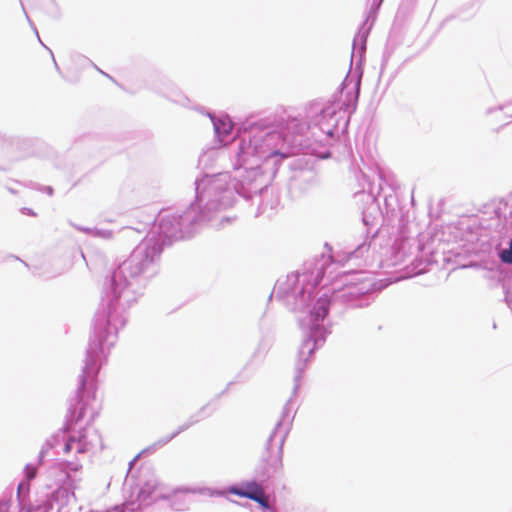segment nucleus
Wrapping results in <instances>:
<instances>
[{
  "mask_svg": "<svg viewBox=\"0 0 512 512\" xmlns=\"http://www.w3.org/2000/svg\"><path fill=\"white\" fill-rule=\"evenodd\" d=\"M216 132L219 134L228 135L232 131V124L231 122H225V121H219L218 123L214 124Z\"/></svg>",
  "mask_w": 512,
  "mask_h": 512,
  "instance_id": "obj_2",
  "label": "nucleus"
},
{
  "mask_svg": "<svg viewBox=\"0 0 512 512\" xmlns=\"http://www.w3.org/2000/svg\"><path fill=\"white\" fill-rule=\"evenodd\" d=\"M64 450H65L66 453H68L71 450V443L70 442L66 443Z\"/></svg>",
  "mask_w": 512,
  "mask_h": 512,
  "instance_id": "obj_6",
  "label": "nucleus"
},
{
  "mask_svg": "<svg viewBox=\"0 0 512 512\" xmlns=\"http://www.w3.org/2000/svg\"><path fill=\"white\" fill-rule=\"evenodd\" d=\"M34 476H35V470L27 467V477L29 479H32V478H34Z\"/></svg>",
  "mask_w": 512,
  "mask_h": 512,
  "instance_id": "obj_5",
  "label": "nucleus"
},
{
  "mask_svg": "<svg viewBox=\"0 0 512 512\" xmlns=\"http://www.w3.org/2000/svg\"><path fill=\"white\" fill-rule=\"evenodd\" d=\"M276 155H280V152L277 150L271 151L270 156H276Z\"/></svg>",
  "mask_w": 512,
  "mask_h": 512,
  "instance_id": "obj_8",
  "label": "nucleus"
},
{
  "mask_svg": "<svg viewBox=\"0 0 512 512\" xmlns=\"http://www.w3.org/2000/svg\"><path fill=\"white\" fill-rule=\"evenodd\" d=\"M253 501L259 503L264 509L269 508V503L267 497L265 496V492L261 493V495L257 496V498Z\"/></svg>",
  "mask_w": 512,
  "mask_h": 512,
  "instance_id": "obj_4",
  "label": "nucleus"
},
{
  "mask_svg": "<svg viewBox=\"0 0 512 512\" xmlns=\"http://www.w3.org/2000/svg\"><path fill=\"white\" fill-rule=\"evenodd\" d=\"M263 492L264 489L262 488V486L256 482H248L241 488L232 487L230 489V493L251 500L256 499L257 496L261 495V493Z\"/></svg>",
  "mask_w": 512,
  "mask_h": 512,
  "instance_id": "obj_1",
  "label": "nucleus"
},
{
  "mask_svg": "<svg viewBox=\"0 0 512 512\" xmlns=\"http://www.w3.org/2000/svg\"><path fill=\"white\" fill-rule=\"evenodd\" d=\"M277 141H284V138L277 132L270 133L266 136L265 141L268 145L273 144Z\"/></svg>",
  "mask_w": 512,
  "mask_h": 512,
  "instance_id": "obj_3",
  "label": "nucleus"
},
{
  "mask_svg": "<svg viewBox=\"0 0 512 512\" xmlns=\"http://www.w3.org/2000/svg\"><path fill=\"white\" fill-rule=\"evenodd\" d=\"M155 488H156V484L155 483L149 485V492H148V494H150Z\"/></svg>",
  "mask_w": 512,
  "mask_h": 512,
  "instance_id": "obj_7",
  "label": "nucleus"
}]
</instances>
